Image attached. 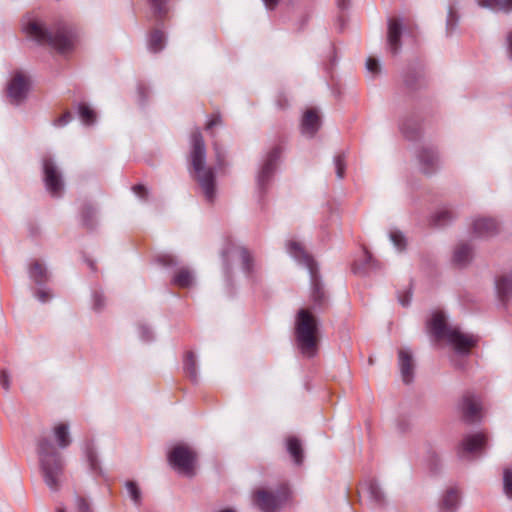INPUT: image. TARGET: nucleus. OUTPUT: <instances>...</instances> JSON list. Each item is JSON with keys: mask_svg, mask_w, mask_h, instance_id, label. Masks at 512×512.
Wrapping results in <instances>:
<instances>
[{"mask_svg": "<svg viewBox=\"0 0 512 512\" xmlns=\"http://www.w3.org/2000/svg\"><path fill=\"white\" fill-rule=\"evenodd\" d=\"M190 161L206 199L212 202L215 198V174L211 167L206 166V147L201 132L196 129L190 137Z\"/></svg>", "mask_w": 512, "mask_h": 512, "instance_id": "1", "label": "nucleus"}, {"mask_svg": "<svg viewBox=\"0 0 512 512\" xmlns=\"http://www.w3.org/2000/svg\"><path fill=\"white\" fill-rule=\"evenodd\" d=\"M295 336L302 354L313 357L318 346V321L308 309L302 308L296 315Z\"/></svg>", "mask_w": 512, "mask_h": 512, "instance_id": "2", "label": "nucleus"}, {"mask_svg": "<svg viewBox=\"0 0 512 512\" xmlns=\"http://www.w3.org/2000/svg\"><path fill=\"white\" fill-rule=\"evenodd\" d=\"M429 331L437 339L446 338L457 352L467 353L476 345L478 339L474 335L462 333L458 328H448L441 312H435L428 323Z\"/></svg>", "mask_w": 512, "mask_h": 512, "instance_id": "3", "label": "nucleus"}, {"mask_svg": "<svg viewBox=\"0 0 512 512\" xmlns=\"http://www.w3.org/2000/svg\"><path fill=\"white\" fill-rule=\"evenodd\" d=\"M24 29L27 35L40 45H48L61 53L69 51L74 46V39L65 28L47 30L41 23L32 21Z\"/></svg>", "mask_w": 512, "mask_h": 512, "instance_id": "4", "label": "nucleus"}, {"mask_svg": "<svg viewBox=\"0 0 512 512\" xmlns=\"http://www.w3.org/2000/svg\"><path fill=\"white\" fill-rule=\"evenodd\" d=\"M39 456L45 483L52 490H57L62 475L60 454L45 439L39 443Z\"/></svg>", "mask_w": 512, "mask_h": 512, "instance_id": "5", "label": "nucleus"}, {"mask_svg": "<svg viewBox=\"0 0 512 512\" xmlns=\"http://www.w3.org/2000/svg\"><path fill=\"white\" fill-rule=\"evenodd\" d=\"M196 460L197 455L195 451L184 444L174 446L168 454L170 465L180 474L187 477L195 475Z\"/></svg>", "mask_w": 512, "mask_h": 512, "instance_id": "6", "label": "nucleus"}, {"mask_svg": "<svg viewBox=\"0 0 512 512\" xmlns=\"http://www.w3.org/2000/svg\"><path fill=\"white\" fill-rule=\"evenodd\" d=\"M289 495L287 488H282L276 493L259 489L253 494V503L262 512H277L282 504L289 499Z\"/></svg>", "mask_w": 512, "mask_h": 512, "instance_id": "7", "label": "nucleus"}, {"mask_svg": "<svg viewBox=\"0 0 512 512\" xmlns=\"http://www.w3.org/2000/svg\"><path fill=\"white\" fill-rule=\"evenodd\" d=\"M28 90V78L20 72L15 73L7 87L10 100L14 103L21 102L27 96Z\"/></svg>", "mask_w": 512, "mask_h": 512, "instance_id": "8", "label": "nucleus"}, {"mask_svg": "<svg viewBox=\"0 0 512 512\" xmlns=\"http://www.w3.org/2000/svg\"><path fill=\"white\" fill-rule=\"evenodd\" d=\"M43 169H44V181H45L47 190L53 196H59L63 189L61 174L59 173L58 169L56 168V166L54 165V163L51 160L44 161Z\"/></svg>", "mask_w": 512, "mask_h": 512, "instance_id": "9", "label": "nucleus"}, {"mask_svg": "<svg viewBox=\"0 0 512 512\" xmlns=\"http://www.w3.org/2000/svg\"><path fill=\"white\" fill-rule=\"evenodd\" d=\"M460 410L467 422H474L481 418V403L474 395L467 394L463 396Z\"/></svg>", "mask_w": 512, "mask_h": 512, "instance_id": "10", "label": "nucleus"}, {"mask_svg": "<svg viewBox=\"0 0 512 512\" xmlns=\"http://www.w3.org/2000/svg\"><path fill=\"white\" fill-rule=\"evenodd\" d=\"M487 443V436L484 433H474L467 435L462 440V450L466 453H476L482 451Z\"/></svg>", "mask_w": 512, "mask_h": 512, "instance_id": "11", "label": "nucleus"}, {"mask_svg": "<svg viewBox=\"0 0 512 512\" xmlns=\"http://www.w3.org/2000/svg\"><path fill=\"white\" fill-rule=\"evenodd\" d=\"M399 364L401 369L402 379L406 384H409L413 379V361L412 355L407 349L399 350Z\"/></svg>", "mask_w": 512, "mask_h": 512, "instance_id": "12", "label": "nucleus"}, {"mask_svg": "<svg viewBox=\"0 0 512 512\" xmlns=\"http://www.w3.org/2000/svg\"><path fill=\"white\" fill-rule=\"evenodd\" d=\"M474 232L478 236H490L498 231V224L491 218H477L473 223Z\"/></svg>", "mask_w": 512, "mask_h": 512, "instance_id": "13", "label": "nucleus"}, {"mask_svg": "<svg viewBox=\"0 0 512 512\" xmlns=\"http://www.w3.org/2000/svg\"><path fill=\"white\" fill-rule=\"evenodd\" d=\"M320 126V118L315 110H307L302 119V133L312 137Z\"/></svg>", "mask_w": 512, "mask_h": 512, "instance_id": "14", "label": "nucleus"}, {"mask_svg": "<svg viewBox=\"0 0 512 512\" xmlns=\"http://www.w3.org/2000/svg\"><path fill=\"white\" fill-rule=\"evenodd\" d=\"M402 25L398 19H390L388 23V44L393 53L400 48Z\"/></svg>", "mask_w": 512, "mask_h": 512, "instance_id": "15", "label": "nucleus"}, {"mask_svg": "<svg viewBox=\"0 0 512 512\" xmlns=\"http://www.w3.org/2000/svg\"><path fill=\"white\" fill-rule=\"evenodd\" d=\"M280 155V150L278 148H274L268 155L259 175L258 181L260 184H264L265 181L269 179L275 169V163L277 158Z\"/></svg>", "mask_w": 512, "mask_h": 512, "instance_id": "16", "label": "nucleus"}, {"mask_svg": "<svg viewBox=\"0 0 512 512\" xmlns=\"http://www.w3.org/2000/svg\"><path fill=\"white\" fill-rule=\"evenodd\" d=\"M52 431L59 448L64 449L70 445L71 437L68 424L59 422L54 425Z\"/></svg>", "mask_w": 512, "mask_h": 512, "instance_id": "17", "label": "nucleus"}, {"mask_svg": "<svg viewBox=\"0 0 512 512\" xmlns=\"http://www.w3.org/2000/svg\"><path fill=\"white\" fill-rule=\"evenodd\" d=\"M421 169L425 174H431L437 167L438 157L433 150L424 149L420 156Z\"/></svg>", "mask_w": 512, "mask_h": 512, "instance_id": "18", "label": "nucleus"}, {"mask_svg": "<svg viewBox=\"0 0 512 512\" xmlns=\"http://www.w3.org/2000/svg\"><path fill=\"white\" fill-rule=\"evenodd\" d=\"M460 496L459 492L455 489H449L443 496L441 502L442 512H455L459 506Z\"/></svg>", "mask_w": 512, "mask_h": 512, "instance_id": "19", "label": "nucleus"}, {"mask_svg": "<svg viewBox=\"0 0 512 512\" xmlns=\"http://www.w3.org/2000/svg\"><path fill=\"white\" fill-rule=\"evenodd\" d=\"M479 6L495 12L512 11V0H477Z\"/></svg>", "mask_w": 512, "mask_h": 512, "instance_id": "20", "label": "nucleus"}, {"mask_svg": "<svg viewBox=\"0 0 512 512\" xmlns=\"http://www.w3.org/2000/svg\"><path fill=\"white\" fill-rule=\"evenodd\" d=\"M499 296L503 300L512 299V273L500 278L496 283Z\"/></svg>", "mask_w": 512, "mask_h": 512, "instance_id": "21", "label": "nucleus"}, {"mask_svg": "<svg viewBox=\"0 0 512 512\" xmlns=\"http://www.w3.org/2000/svg\"><path fill=\"white\" fill-rule=\"evenodd\" d=\"M287 449L290 455L294 458L295 463L301 464L303 461V449L300 441L294 437L288 438Z\"/></svg>", "mask_w": 512, "mask_h": 512, "instance_id": "22", "label": "nucleus"}, {"mask_svg": "<svg viewBox=\"0 0 512 512\" xmlns=\"http://www.w3.org/2000/svg\"><path fill=\"white\" fill-rule=\"evenodd\" d=\"M471 258V249L467 245H459L454 252V261L459 265L466 264Z\"/></svg>", "mask_w": 512, "mask_h": 512, "instance_id": "23", "label": "nucleus"}, {"mask_svg": "<svg viewBox=\"0 0 512 512\" xmlns=\"http://www.w3.org/2000/svg\"><path fill=\"white\" fill-rule=\"evenodd\" d=\"M164 34L161 31H154L149 39V48L153 52H159L164 47Z\"/></svg>", "mask_w": 512, "mask_h": 512, "instance_id": "24", "label": "nucleus"}, {"mask_svg": "<svg viewBox=\"0 0 512 512\" xmlns=\"http://www.w3.org/2000/svg\"><path fill=\"white\" fill-rule=\"evenodd\" d=\"M287 248L290 255L295 259H303L306 262H309V257L305 254V251L300 243L296 241H289Z\"/></svg>", "mask_w": 512, "mask_h": 512, "instance_id": "25", "label": "nucleus"}, {"mask_svg": "<svg viewBox=\"0 0 512 512\" xmlns=\"http://www.w3.org/2000/svg\"><path fill=\"white\" fill-rule=\"evenodd\" d=\"M192 280H193L192 274L187 269L179 270L174 277V283L180 287L190 286L192 283Z\"/></svg>", "mask_w": 512, "mask_h": 512, "instance_id": "26", "label": "nucleus"}, {"mask_svg": "<svg viewBox=\"0 0 512 512\" xmlns=\"http://www.w3.org/2000/svg\"><path fill=\"white\" fill-rule=\"evenodd\" d=\"M503 490L505 495L512 499V470L509 468L504 469L503 472Z\"/></svg>", "mask_w": 512, "mask_h": 512, "instance_id": "27", "label": "nucleus"}, {"mask_svg": "<svg viewBox=\"0 0 512 512\" xmlns=\"http://www.w3.org/2000/svg\"><path fill=\"white\" fill-rule=\"evenodd\" d=\"M79 113H80V116H81V119L83 120V122H85L86 124H91L94 122V119H95V113L92 109H90L88 106L86 105H81L79 107Z\"/></svg>", "mask_w": 512, "mask_h": 512, "instance_id": "28", "label": "nucleus"}, {"mask_svg": "<svg viewBox=\"0 0 512 512\" xmlns=\"http://www.w3.org/2000/svg\"><path fill=\"white\" fill-rule=\"evenodd\" d=\"M30 274H31V277L36 282H40L45 277L46 272H45L44 267L40 263L36 262L31 267Z\"/></svg>", "mask_w": 512, "mask_h": 512, "instance_id": "29", "label": "nucleus"}, {"mask_svg": "<svg viewBox=\"0 0 512 512\" xmlns=\"http://www.w3.org/2000/svg\"><path fill=\"white\" fill-rule=\"evenodd\" d=\"M126 488L131 499L138 504L141 500V493L135 482L129 481L126 483Z\"/></svg>", "mask_w": 512, "mask_h": 512, "instance_id": "30", "label": "nucleus"}, {"mask_svg": "<svg viewBox=\"0 0 512 512\" xmlns=\"http://www.w3.org/2000/svg\"><path fill=\"white\" fill-rule=\"evenodd\" d=\"M390 239L398 250H403L405 248L406 241L402 233L398 231L391 232Z\"/></svg>", "mask_w": 512, "mask_h": 512, "instance_id": "31", "label": "nucleus"}, {"mask_svg": "<svg viewBox=\"0 0 512 512\" xmlns=\"http://www.w3.org/2000/svg\"><path fill=\"white\" fill-rule=\"evenodd\" d=\"M335 166L338 178H343L345 171V160L343 156L339 155L335 158Z\"/></svg>", "mask_w": 512, "mask_h": 512, "instance_id": "32", "label": "nucleus"}, {"mask_svg": "<svg viewBox=\"0 0 512 512\" xmlns=\"http://www.w3.org/2000/svg\"><path fill=\"white\" fill-rule=\"evenodd\" d=\"M451 218V213L448 210H441L435 214L434 220L437 225L444 224L446 220Z\"/></svg>", "mask_w": 512, "mask_h": 512, "instance_id": "33", "label": "nucleus"}, {"mask_svg": "<svg viewBox=\"0 0 512 512\" xmlns=\"http://www.w3.org/2000/svg\"><path fill=\"white\" fill-rule=\"evenodd\" d=\"M366 68H367V70L369 72H371L373 74L378 73L379 70H380V66H379L378 60L373 58V57H369L366 60Z\"/></svg>", "mask_w": 512, "mask_h": 512, "instance_id": "34", "label": "nucleus"}, {"mask_svg": "<svg viewBox=\"0 0 512 512\" xmlns=\"http://www.w3.org/2000/svg\"><path fill=\"white\" fill-rule=\"evenodd\" d=\"M369 493L371 495V497L376 501V502H381L383 500V495L379 489L378 486H376L375 484H371L370 487H369Z\"/></svg>", "mask_w": 512, "mask_h": 512, "instance_id": "35", "label": "nucleus"}, {"mask_svg": "<svg viewBox=\"0 0 512 512\" xmlns=\"http://www.w3.org/2000/svg\"><path fill=\"white\" fill-rule=\"evenodd\" d=\"M186 367L191 377H196V370H195V361L193 359V355L189 354L186 360Z\"/></svg>", "mask_w": 512, "mask_h": 512, "instance_id": "36", "label": "nucleus"}, {"mask_svg": "<svg viewBox=\"0 0 512 512\" xmlns=\"http://www.w3.org/2000/svg\"><path fill=\"white\" fill-rule=\"evenodd\" d=\"M222 119L219 114H214L206 123V129L211 130L214 126L221 125Z\"/></svg>", "mask_w": 512, "mask_h": 512, "instance_id": "37", "label": "nucleus"}, {"mask_svg": "<svg viewBox=\"0 0 512 512\" xmlns=\"http://www.w3.org/2000/svg\"><path fill=\"white\" fill-rule=\"evenodd\" d=\"M0 383H1V386H2L3 389H5L6 391L9 390V388H10V379H9V375L7 374V372L1 371V373H0Z\"/></svg>", "mask_w": 512, "mask_h": 512, "instance_id": "38", "label": "nucleus"}, {"mask_svg": "<svg viewBox=\"0 0 512 512\" xmlns=\"http://www.w3.org/2000/svg\"><path fill=\"white\" fill-rule=\"evenodd\" d=\"M240 256L242 258V261H243V264H244V267L246 269H249V261H250V254L248 253L247 250L245 249H241L240 251Z\"/></svg>", "mask_w": 512, "mask_h": 512, "instance_id": "39", "label": "nucleus"}, {"mask_svg": "<svg viewBox=\"0 0 512 512\" xmlns=\"http://www.w3.org/2000/svg\"><path fill=\"white\" fill-rule=\"evenodd\" d=\"M151 1H152V4H153L155 10L158 13L164 12V3L166 2V0H151Z\"/></svg>", "mask_w": 512, "mask_h": 512, "instance_id": "40", "label": "nucleus"}, {"mask_svg": "<svg viewBox=\"0 0 512 512\" xmlns=\"http://www.w3.org/2000/svg\"><path fill=\"white\" fill-rule=\"evenodd\" d=\"M94 214V211L92 208L90 207H87L84 211H83V214H82V217H83V221L86 225H89V218L92 217Z\"/></svg>", "mask_w": 512, "mask_h": 512, "instance_id": "41", "label": "nucleus"}, {"mask_svg": "<svg viewBox=\"0 0 512 512\" xmlns=\"http://www.w3.org/2000/svg\"><path fill=\"white\" fill-rule=\"evenodd\" d=\"M71 119V115L70 113H65L64 115H62L61 117H59L56 121V124L58 126H63L65 124H67Z\"/></svg>", "mask_w": 512, "mask_h": 512, "instance_id": "42", "label": "nucleus"}, {"mask_svg": "<svg viewBox=\"0 0 512 512\" xmlns=\"http://www.w3.org/2000/svg\"><path fill=\"white\" fill-rule=\"evenodd\" d=\"M133 191H134L137 195H139L140 197H145V196H146V194H147V190H146V188H145L143 185H141V184L135 185V186L133 187Z\"/></svg>", "mask_w": 512, "mask_h": 512, "instance_id": "43", "label": "nucleus"}, {"mask_svg": "<svg viewBox=\"0 0 512 512\" xmlns=\"http://www.w3.org/2000/svg\"><path fill=\"white\" fill-rule=\"evenodd\" d=\"M77 504H78V508H79L80 512H88L89 507H88V503L85 501V499L78 498Z\"/></svg>", "mask_w": 512, "mask_h": 512, "instance_id": "44", "label": "nucleus"}, {"mask_svg": "<svg viewBox=\"0 0 512 512\" xmlns=\"http://www.w3.org/2000/svg\"><path fill=\"white\" fill-rule=\"evenodd\" d=\"M507 51L509 57L512 59V31L507 35Z\"/></svg>", "mask_w": 512, "mask_h": 512, "instance_id": "45", "label": "nucleus"}, {"mask_svg": "<svg viewBox=\"0 0 512 512\" xmlns=\"http://www.w3.org/2000/svg\"><path fill=\"white\" fill-rule=\"evenodd\" d=\"M266 6V8L268 9H274L278 3H279V0H262Z\"/></svg>", "mask_w": 512, "mask_h": 512, "instance_id": "46", "label": "nucleus"}, {"mask_svg": "<svg viewBox=\"0 0 512 512\" xmlns=\"http://www.w3.org/2000/svg\"><path fill=\"white\" fill-rule=\"evenodd\" d=\"M214 149L216 151V158H217L218 165L222 166L223 165V156H222L217 144L214 145Z\"/></svg>", "mask_w": 512, "mask_h": 512, "instance_id": "47", "label": "nucleus"}, {"mask_svg": "<svg viewBox=\"0 0 512 512\" xmlns=\"http://www.w3.org/2000/svg\"><path fill=\"white\" fill-rule=\"evenodd\" d=\"M350 0H338V6L342 9H345L348 4H349Z\"/></svg>", "mask_w": 512, "mask_h": 512, "instance_id": "48", "label": "nucleus"}, {"mask_svg": "<svg viewBox=\"0 0 512 512\" xmlns=\"http://www.w3.org/2000/svg\"><path fill=\"white\" fill-rule=\"evenodd\" d=\"M37 296H38V297H39V299H40L41 301H43V302H44V301H46V300L48 299V295H47V293H45V292H43V291L38 292V293H37Z\"/></svg>", "mask_w": 512, "mask_h": 512, "instance_id": "49", "label": "nucleus"}, {"mask_svg": "<svg viewBox=\"0 0 512 512\" xmlns=\"http://www.w3.org/2000/svg\"><path fill=\"white\" fill-rule=\"evenodd\" d=\"M400 302L403 306L408 305L410 302V297L407 296L406 298L400 299Z\"/></svg>", "mask_w": 512, "mask_h": 512, "instance_id": "50", "label": "nucleus"}, {"mask_svg": "<svg viewBox=\"0 0 512 512\" xmlns=\"http://www.w3.org/2000/svg\"><path fill=\"white\" fill-rule=\"evenodd\" d=\"M452 17H453V15H452V13H451V14H450V18H452ZM452 25H453V24H452V19H449V20H448V26H449V29L452 27Z\"/></svg>", "mask_w": 512, "mask_h": 512, "instance_id": "51", "label": "nucleus"}, {"mask_svg": "<svg viewBox=\"0 0 512 512\" xmlns=\"http://www.w3.org/2000/svg\"><path fill=\"white\" fill-rule=\"evenodd\" d=\"M220 512H236L235 510L231 509V508H227V509H224Z\"/></svg>", "mask_w": 512, "mask_h": 512, "instance_id": "52", "label": "nucleus"}, {"mask_svg": "<svg viewBox=\"0 0 512 512\" xmlns=\"http://www.w3.org/2000/svg\"><path fill=\"white\" fill-rule=\"evenodd\" d=\"M57 512H65V510L63 508H58Z\"/></svg>", "mask_w": 512, "mask_h": 512, "instance_id": "53", "label": "nucleus"}]
</instances>
